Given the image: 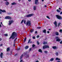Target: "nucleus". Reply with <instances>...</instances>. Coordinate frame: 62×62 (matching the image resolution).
I'll use <instances>...</instances> for the list:
<instances>
[{
	"mask_svg": "<svg viewBox=\"0 0 62 62\" xmlns=\"http://www.w3.org/2000/svg\"><path fill=\"white\" fill-rule=\"evenodd\" d=\"M0 23L2 25V26H3V23H2V22H0Z\"/></svg>",
	"mask_w": 62,
	"mask_h": 62,
	"instance_id": "58836bf2",
	"label": "nucleus"
},
{
	"mask_svg": "<svg viewBox=\"0 0 62 62\" xmlns=\"http://www.w3.org/2000/svg\"><path fill=\"white\" fill-rule=\"evenodd\" d=\"M49 46H45L43 47V49H45V48H49Z\"/></svg>",
	"mask_w": 62,
	"mask_h": 62,
	"instance_id": "0eeeda50",
	"label": "nucleus"
},
{
	"mask_svg": "<svg viewBox=\"0 0 62 62\" xmlns=\"http://www.w3.org/2000/svg\"><path fill=\"white\" fill-rule=\"evenodd\" d=\"M17 39V38H16L15 39V40L16 41V39Z\"/></svg>",
	"mask_w": 62,
	"mask_h": 62,
	"instance_id": "a18cd8bd",
	"label": "nucleus"
},
{
	"mask_svg": "<svg viewBox=\"0 0 62 62\" xmlns=\"http://www.w3.org/2000/svg\"><path fill=\"white\" fill-rule=\"evenodd\" d=\"M44 52L46 54H47V51H44Z\"/></svg>",
	"mask_w": 62,
	"mask_h": 62,
	"instance_id": "c756f323",
	"label": "nucleus"
},
{
	"mask_svg": "<svg viewBox=\"0 0 62 62\" xmlns=\"http://www.w3.org/2000/svg\"><path fill=\"white\" fill-rule=\"evenodd\" d=\"M36 62H39V61H36Z\"/></svg>",
	"mask_w": 62,
	"mask_h": 62,
	"instance_id": "bf43d9fd",
	"label": "nucleus"
},
{
	"mask_svg": "<svg viewBox=\"0 0 62 62\" xmlns=\"http://www.w3.org/2000/svg\"><path fill=\"white\" fill-rule=\"evenodd\" d=\"M54 24L55 25L56 27H57V22L56 21H55L54 23Z\"/></svg>",
	"mask_w": 62,
	"mask_h": 62,
	"instance_id": "9d476101",
	"label": "nucleus"
},
{
	"mask_svg": "<svg viewBox=\"0 0 62 62\" xmlns=\"http://www.w3.org/2000/svg\"><path fill=\"white\" fill-rule=\"evenodd\" d=\"M56 16L57 17V18L58 19H59V20H61L62 19V17H61V16H58V15H56Z\"/></svg>",
	"mask_w": 62,
	"mask_h": 62,
	"instance_id": "39448f33",
	"label": "nucleus"
},
{
	"mask_svg": "<svg viewBox=\"0 0 62 62\" xmlns=\"http://www.w3.org/2000/svg\"><path fill=\"white\" fill-rule=\"evenodd\" d=\"M5 4L7 6H8V4H9V2L7 1H6L5 3Z\"/></svg>",
	"mask_w": 62,
	"mask_h": 62,
	"instance_id": "2eb2a0df",
	"label": "nucleus"
},
{
	"mask_svg": "<svg viewBox=\"0 0 62 62\" xmlns=\"http://www.w3.org/2000/svg\"><path fill=\"white\" fill-rule=\"evenodd\" d=\"M39 35L37 36V38H39Z\"/></svg>",
	"mask_w": 62,
	"mask_h": 62,
	"instance_id": "09e8293b",
	"label": "nucleus"
},
{
	"mask_svg": "<svg viewBox=\"0 0 62 62\" xmlns=\"http://www.w3.org/2000/svg\"><path fill=\"white\" fill-rule=\"evenodd\" d=\"M52 48H53V49H56L57 48V47H56V46H53Z\"/></svg>",
	"mask_w": 62,
	"mask_h": 62,
	"instance_id": "4468645a",
	"label": "nucleus"
},
{
	"mask_svg": "<svg viewBox=\"0 0 62 62\" xmlns=\"http://www.w3.org/2000/svg\"><path fill=\"white\" fill-rule=\"evenodd\" d=\"M56 41H60V39L58 38V37H56Z\"/></svg>",
	"mask_w": 62,
	"mask_h": 62,
	"instance_id": "6e6552de",
	"label": "nucleus"
},
{
	"mask_svg": "<svg viewBox=\"0 0 62 62\" xmlns=\"http://www.w3.org/2000/svg\"><path fill=\"white\" fill-rule=\"evenodd\" d=\"M17 35H16V32H14L12 33V35L10 37L9 39H10L12 38V39H14V38H15V37Z\"/></svg>",
	"mask_w": 62,
	"mask_h": 62,
	"instance_id": "f257e3e1",
	"label": "nucleus"
},
{
	"mask_svg": "<svg viewBox=\"0 0 62 62\" xmlns=\"http://www.w3.org/2000/svg\"><path fill=\"white\" fill-rule=\"evenodd\" d=\"M18 0V1H19V2H20V0Z\"/></svg>",
	"mask_w": 62,
	"mask_h": 62,
	"instance_id": "0e129e2a",
	"label": "nucleus"
},
{
	"mask_svg": "<svg viewBox=\"0 0 62 62\" xmlns=\"http://www.w3.org/2000/svg\"><path fill=\"white\" fill-rule=\"evenodd\" d=\"M42 1L43 2V1H44V0H42Z\"/></svg>",
	"mask_w": 62,
	"mask_h": 62,
	"instance_id": "e2e57ef3",
	"label": "nucleus"
},
{
	"mask_svg": "<svg viewBox=\"0 0 62 62\" xmlns=\"http://www.w3.org/2000/svg\"><path fill=\"white\" fill-rule=\"evenodd\" d=\"M20 49V48H17V50H19Z\"/></svg>",
	"mask_w": 62,
	"mask_h": 62,
	"instance_id": "c03bdc74",
	"label": "nucleus"
},
{
	"mask_svg": "<svg viewBox=\"0 0 62 62\" xmlns=\"http://www.w3.org/2000/svg\"><path fill=\"white\" fill-rule=\"evenodd\" d=\"M35 34L37 33V31H35Z\"/></svg>",
	"mask_w": 62,
	"mask_h": 62,
	"instance_id": "8fccbe9b",
	"label": "nucleus"
},
{
	"mask_svg": "<svg viewBox=\"0 0 62 62\" xmlns=\"http://www.w3.org/2000/svg\"><path fill=\"white\" fill-rule=\"evenodd\" d=\"M7 52H8V51H9V48H7Z\"/></svg>",
	"mask_w": 62,
	"mask_h": 62,
	"instance_id": "4be33fe9",
	"label": "nucleus"
},
{
	"mask_svg": "<svg viewBox=\"0 0 62 62\" xmlns=\"http://www.w3.org/2000/svg\"><path fill=\"white\" fill-rule=\"evenodd\" d=\"M4 18L5 19H10V20H11V17L8 16H6Z\"/></svg>",
	"mask_w": 62,
	"mask_h": 62,
	"instance_id": "423d86ee",
	"label": "nucleus"
},
{
	"mask_svg": "<svg viewBox=\"0 0 62 62\" xmlns=\"http://www.w3.org/2000/svg\"><path fill=\"white\" fill-rule=\"evenodd\" d=\"M57 62H60V61H58Z\"/></svg>",
	"mask_w": 62,
	"mask_h": 62,
	"instance_id": "774afa93",
	"label": "nucleus"
},
{
	"mask_svg": "<svg viewBox=\"0 0 62 62\" xmlns=\"http://www.w3.org/2000/svg\"><path fill=\"white\" fill-rule=\"evenodd\" d=\"M33 31H34V30H33V29H31V30L30 31L31 32H33Z\"/></svg>",
	"mask_w": 62,
	"mask_h": 62,
	"instance_id": "bb28decb",
	"label": "nucleus"
},
{
	"mask_svg": "<svg viewBox=\"0 0 62 62\" xmlns=\"http://www.w3.org/2000/svg\"><path fill=\"white\" fill-rule=\"evenodd\" d=\"M45 7H46L47 6H46V5H45Z\"/></svg>",
	"mask_w": 62,
	"mask_h": 62,
	"instance_id": "680f3d73",
	"label": "nucleus"
},
{
	"mask_svg": "<svg viewBox=\"0 0 62 62\" xmlns=\"http://www.w3.org/2000/svg\"><path fill=\"white\" fill-rule=\"evenodd\" d=\"M34 14H29L26 16L27 17H31L32 16H33L34 15Z\"/></svg>",
	"mask_w": 62,
	"mask_h": 62,
	"instance_id": "20e7f679",
	"label": "nucleus"
},
{
	"mask_svg": "<svg viewBox=\"0 0 62 62\" xmlns=\"http://www.w3.org/2000/svg\"><path fill=\"white\" fill-rule=\"evenodd\" d=\"M23 61V60H21L20 61V62H22Z\"/></svg>",
	"mask_w": 62,
	"mask_h": 62,
	"instance_id": "603ef678",
	"label": "nucleus"
},
{
	"mask_svg": "<svg viewBox=\"0 0 62 62\" xmlns=\"http://www.w3.org/2000/svg\"><path fill=\"white\" fill-rule=\"evenodd\" d=\"M24 54H22L21 55V56H20V60H21L22 59L23 55H24Z\"/></svg>",
	"mask_w": 62,
	"mask_h": 62,
	"instance_id": "1a4fd4ad",
	"label": "nucleus"
},
{
	"mask_svg": "<svg viewBox=\"0 0 62 62\" xmlns=\"http://www.w3.org/2000/svg\"><path fill=\"white\" fill-rule=\"evenodd\" d=\"M56 54L57 55H58V53H56Z\"/></svg>",
	"mask_w": 62,
	"mask_h": 62,
	"instance_id": "37998d69",
	"label": "nucleus"
},
{
	"mask_svg": "<svg viewBox=\"0 0 62 62\" xmlns=\"http://www.w3.org/2000/svg\"><path fill=\"white\" fill-rule=\"evenodd\" d=\"M28 47H29L28 46H25V49H28Z\"/></svg>",
	"mask_w": 62,
	"mask_h": 62,
	"instance_id": "a211bd4d",
	"label": "nucleus"
},
{
	"mask_svg": "<svg viewBox=\"0 0 62 62\" xmlns=\"http://www.w3.org/2000/svg\"><path fill=\"white\" fill-rule=\"evenodd\" d=\"M59 32H60V33H62V30H61V29L59 31Z\"/></svg>",
	"mask_w": 62,
	"mask_h": 62,
	"instance_id": "b1692460",
	"label": "nucleus"
},
{
	"mask_svg": "<svg viewBox=\"0 0 62 62\" xmlns=\"http://www.w3.org/2000/svg\"><path fill=\"white\" fill-rule=\"evenodd\" d=\"M56 60H60V59L58 58H56Z\"/></svg>",
	"mask_w": 62,
	"mask_h": 62,
	"instance_id": "aec40b11",
	"label": "nucleus"
},
{
	"mask_svg": "<svg viewBox=\"0 0 62 62\" xmlns=\"http://www.w3.org/2000/svg\"><path fill=\"white\" fill-rule=\"evenodd\" d=\"M38 0H35V4H37Z\"/></svg>",
	"mask_w": 62,
	"mask_h": 62,
	"instance_id": "dca6fc26",
	"label": "nucleus"
},
{
	"mask_svg": "<svg viewBox=\"0 0 62 62\" xmlns=\"http://www.w3.org/2000/svg\"><path fill=\"white\" fill-rule=\"evenodd\" d=\"M4 35L5 36H8V35L7 34H4Z\"/></svg>",
	"mask_w": 62,
	"mask_h": 62,
	"instance_id": "473e14b6",
	"label": "nucleus"
},
{
	"mask_svg": "<svg viewBox=\"0 0 62 62\" xmlns=\"http://www.w3.org/2000/svg\"><path fill=\"white\" fill-rule=\"evenodd\" d=\"M31 42L30 43H32V42H31H31Z\"/></svg>",
	"mask_w": 62,
	"mask_h": 62,
	"instance_id": "338daca9",
	"label": "nucleus"
},
{
	"mask_svg": "<svg viewBox=\"0 0 62 62\" xmlns=\"http://www.w3.org/2000/svg\"><path fill=\"white\" fill-rule=\"evenodd\" d=\"M59 9L60 10V9H61V8H59Z\"/></svg>",
	"mask_w": 62,
	"mask_h": 62,
	"instance_id": "052dcab7",
	"label": "nucleus"
},
{
	"mask_svg": "<svg viewBox=\"0 0 62 62\" xmlns=\"http://www.w3.org/2000/svg\"><path fill=\"white\" fill-rule=\"evenodd\" d=\"M43 44H47V42H45L43 43Z\"/></svg>",
	"mask_w": 62,
	"mask_h": 62,
	"instance_id": "cd10ccee",
	"label": "nucleus"
},
{
	"mask_svg": "<svg viewBox=\"0 0 62 62\" xmlns=\"http://www.w3.org/2000/svg\"><path fill=\"white\" fill-rule=\"evenodd\" d=\"M43 32L44 33H46V30H44L43 31Z\"/></svg>",
	"mask_w": 62,
	"mask_h": 62,
	"instance_id": "a878e982",
	"label": "nucleus"
},
{
	"mask_svg": "<svg viewBox=\"0 0 62 62\" xmlns=\"http://www.w3.org/2000/svg\"><path fill=\"white\" fill-rule=\"evenodd\" d=\"M37 28H38L39 29H40V28H41V27H38Z\"/></svg>",
	"mask_w": 62,
	"mask_h": 62,
	"instance_id": "4c0bfd02",
	"label": "nucleus"
},
{
	"mask_svg": "<svg viewBox=\"0 0 62 62\" xmlns=\"http://www.w3.org/2000/svg\"><path fill=\"white\" fill-rule=\"evenodd\" d=\"M61 24V23H58V26H59V25Z\"/></svg>",
	"mask_w": 62,
	"mask_h": 62,
	"instance_id": "7c9ffc66",
	"label": "nucleus"
},
{
	"mask_svg": "<svg viewBox=\"0 0 62 62\" xmlns=\"http://www.w3.org/2000/svg\"><path fill=\"white\" fill-rule=\"evenodd\" d=\"M47 18H48V19H50V17H49L48 16H46Z\"/></svg>",
	"mask_w": 62,
	"mask_h": 62,
	"instance_id": "f704fd0d",
	"label": "nucleus"
},
{
	"mask_svg": "<svg viewBox=\"0 0 62 62\" xmlns=\"http://www.w3.org/2000/svg\"><path fill=\"white\" fill-rule=\"evenodd\" d=\"M3 53L1 52V53L0 55V57H1V58H2V56H3Z\"/></svg>",
	"mask_w": 62,
	"mask_h": 62,
	"instance_id": "ddd939ff",
	"label": "nucleus"
},
{
	"mask_svg": "<svg viewBox=\"0 0 62 62\" xmlns=\"http://www.w3.org/2000/svg\"><path fill=\"white\" fill-rule=\"evenodd\" d=\"M2 45H3L2 44H1L0 45V46H2Z\"/></svg>",
	"mask_w": 62,
	"mask_h": 62,
	"instance_id": "de8ad7c7",
	"label": "nucleus"
},
{
	"mask_svg": "<svg viewBox=\"0 0 62 62\" xmlns=\"http://www.w3.org/2000/svg\"><path fill=\"white\" fill-rule=\"evenodd\" d=\"M16 3L15 2H13V3H12L11 5H16Z\"/></svg>",
	"mask_w": 62,
	"mask_h": 62,
	"instance_id": "6ab92c4d",
	"label": "nucleus"
},
{
	"mask_svg": "<svg viewBox=\"0 0 62 62\" xmlns=\"http://www.w3.org/2000/svg\"><path fill=\"white\" fill-rule=\"evenodd\" d=\"M14 43H15V42H16V41H15V40H14Z\"/></svg>",
	"mask_w": 62,
	"mask_h": 62,
	"instance_id": "79ce46f5",
	"label": "nucleus"
},
{
	"mask_svg": "<svg viewBox=\"0 0 62 62\" xmlns=\"http://www.w3.org/2000/svg\"><path fill=\"white\" fill-rule=\"evenodd\" d=\"M60 14L61 15L62 14V12H61L60 13Z\"/></svg>",
	"mask_w": 62,
	"mask_h": 62,
	"instance_id": "49530a36",
	"label": "nucleus"
},
{
	"mask_svg": "<svg viewBox=\"0 0 62 62\" xmlns=\"http://www.w3.org/2000/svg\"><path fill=\"white\" fill-rule=\"evenodd\" d=\"M57 12H60V11L58 9L57 10Z\"/></svg>",
	"mask_w": 62,
	"mask_h": 62,
	"instance_id": "c85d7f7f",
	"label": "nucleus"
},
{
	"mask_svg": "<svg viewBox=\"0 0 62 62\" xmlns=\"http://www.w3.org/2000/svg\"><path fill=\"white\" fill-rule=\"evenodd\" d=\"M39 52H40V53H42V51L40 49H39Z\"/></svg>",
	"mask_w": 62,
	"mask_h": 62,
	"instance_id": "412c9836",
	"label": "nucleus"
},
{
	"mask_svg": "<svg viewBox=\"0 0 62 62\" xmlns=\"http://www.w3.org/2000/svg\"><path fill=\"white\" fill-rule=\"evenodd\" d=\"M60 44H62V41H60Z\"/></svg>",
	"mask_w": 62,
	"mask_h": 62,
	"instance_id": "e433bc0d",
	"label": "nucleus"
},
{
	"mask_svg": "<svg viewBox=\"0 0 62 62\" xmlns=\"http://www.w3.org/2000/svg\"><path fill=\"white\" fill-rule=\"evenodd\" d=\"M14 21L12 20H10L9 21V23H8V25H10L11 24V23H13Z\"/></svg>",
	"mask_w": 62,
	"mask_h": 62,
	"instance_id": "7ed1b4c3",
	"label": "nucleus"
},
{
	"mask_svg": "<svg viewBox=\"0 0 62 62\" xmlns=\"http://www.w3.org/2000/svg\"><path fill=\"white\" fill-rule=\"evenodd\" d=\"M2 27V26H1V25L0 24V27Z\"/></svg>",
	"mask_w": 62,
	"mask_h": 62,
	"instance_id": "3c124183",
	"label": "nucleus"
},
{
	"mask_svg": "<svg viewBox=\"0 0 62 62\" xmlns=\"http://www.w3.org/2000/svg\"><path fill=\"white\" fill-rule=\"evenodd\" d=\"M55 35L56 36H58L59 35V33H58V32H55Z\"/></svg>",
	"mask_w": 62,
	"mask_h": 62,
	"instance_id": "f3484780",
	"label": "nucleus"
},
{
	"mask_svg": "<svg viewBox=\"0 0 62 62\" xmlns=\"http://www.w3.org/2000/svg\"><path fill=\"white\" fill-rule=\"evenodd\" d=\"M37 43L38 45H39V42H37Z\"/></svg>",
	"mask_w": 62,
	"mask_h": 62,
	"instance_id": "a19ab883",
	"label": "nucleus"
},
{
	"mask_svg": "<svg viewBox=\"0 0 62 62\" xmlns=\"http://www.w3.org/2000/svg\"><path fill=\"white\" fill-rule=\"evenodd\" d=\"M32 39H35V37H32Z\"/></svg>",
	"mask_w": 62,
	"mask_h": 62,
	"instance_id": "72a5a7b5",
	"label": "nucleus"
},
{
	"mask_svg": "<svg viewBox=\"0 0 62 62\" xmlns=\"http://www.w3.org/2000/svg\"><path fill=\"white\" fill-rule=\"evenodd\" d=\"M47 33H49V31H47Z\"/></svg>",
	"mask_w": 62,
	"mask_h": 62,
	"instance_id": "864d4df0",
	"label": "nucleus"
},
{
	"mask_svg": "<svg viewBox=\"0 0 62 62\" xmlns=\"http://www.w3.org/2000/svg\"><path fill=\"white\" fill-rule=\"evenodd\" d=\"M31 48L30 49V51H31Z\"/></svg>",
	"mask_w": 62,
	"mask_h": 62,
	"instance_id": "13d9d810",
	"label": "nucleus"
},
{
	"mask_svg": "<svg viewBox=\"0 0 62 62\" xmlns=\"http://www.w3.org/2000/svg\"><path fill=\"white\" fill-rule=\"evenodd\" d=\"M35 46V45L33 44L32 45V47H34V46Z\"/></svg>",
	"mask_w": 62,
	"mask_h": 62,
	"instance_id": "ea45409f",
	"label": "nucleus"
},
{
	"mask_svg": "<svg viewBox=\"0 0 62 62\" xmlns=\"http://www.w3.org/2000/svg\"><path fill=\"white\" fill-rule=\"evenodd\" d=\"M24 23L25 24H26L27 26V25L30 26L31 24V22L29 20L27 21L26 23V21L25 20L24 21Z\"/></svg>",
	"mask_w": 62,
	"mask_h": 62,
	"instance_id": "f03ea898",
	"label": "nucleus"
},
{
	"mask_svg": "<svg viewBox=\"0 0 62 62\" xmlns=\"http://www.w3.org/2000/svg\"><path fill=\"white\" fill-rule=\"evenodd\" d=\"M31 39H30L29 40V41H28V43H29V42H30V41H31Z\"/></svg>",
	"mask_w": 62,
	"mask_h": 62,
	"instance_id": "393cba45",
	"label": "nucleus"
},
{
	"mask_svg": "<svg viewBox=\"0 0 62 62\" xmlns=\"http://www.w3.org/2000/svg\"><path fill=\"white\" fill-rule=\"evenodd\" d=\"M0 11H2V12H6V11L5 10H2L1 9H0Z\"/></svg>",
	"mask_w": 62,
	"mask_h": 62,
	"instance_id": "f8f14e48",
	"label": "nucleus"
},
{
	"mask_svg": "<svg viewBox=\"0 0 62 62\" xmlns=\"http://www.w3.org/2000/svg\"><path fill=\"white\" fill-rule=\"evenodd\" d=\"M37 8V6H34L33 7V9L34 10H35L36 9V8Z\"/></svg>",
	"mask_w": 62,
	"mask_h": 62,
	"instance_id": "9b49d317",
	"label": "nucleus"
},
{
	"mask_svg": "<svg viewBox=\"0 0 62 62\" xmlns=\"http://www.w3.org/2000/svg\"><path fill=\"white\" fill-rule=\"evenodd\" d=\"M23 20H22L21 22V24L22 23H23Z\"/></svg>",
	"mask_w": 62,
	"mask_h": 62,
	"instance_id": "2f4dec72",
	"label": "nucleus"
},
{
	"mask_svg": "<svg viewBox=\"0 0 62 62\" xmlns=\"http://www.w3.org/2000/svg\"><path fill=\"white\" fill-rule=\"evenodd\" d=\"M2 40V39L1 38H0V41H1Z\"/></svg>",
	"mask_w": 62,
	"mask_h": 62,
	"instance_id": "6e6d98bb",
	"label": "nucleus"
},
{
	"mask_svg": "<svg viewBox=\"0 0 62 62\" xmlns=\"http://www.w3.org/2000/svg\"><path fill=\"white\" fill-rule=\"evenodd\" d=\"M0 11V14H1L2 12H1V11Z\"/></svg>",
	"mask_w": 62,
	"mask_h": 62,
	"instance_id": "5fc2aeb1",
	"label": "nucleus"
},
{
	"mask_svg": "<svg viewBox=\"0 0 62 62\" xmlns=\"http://www.w3.org/2000/svg\"><path fill=\"white\" fill-rule=\"evenodd\" d=\"M26 41V38H25V39H24V42H25Z\"/></svg>",
	"mask_w": 62,
	"mask_h": 62,
	"instance_id": "c9c22d12",
	"label": "nucleus"
},
{
	"mask_svg": "<svg viewBox=\"0 0 62 62\" xmlns=\"http://www.w3.org/2000/svg\"><path fill=\"white\" fill-rule=\"evenodd\" d=\"M28 0L29 2H30V1H31V0Z\"/></svg>",
	"mask_w": 62,
	"mask_h": 62,
	"instance_id": "4d7b16f0",
	"label": "nucleus"
},
{
	"mask_svg": "<svg viewBox=\"0 0 62 62\" xmlns=\"http://www.w3.org/2000/svg\"><path fill=\"white\" fill-rule=\"evenodd\" d=\"M54 58H51L50 60V61H52L53 60H54Z\"/></svg>",
	"mask_w": 62,
	"mask_h": 62,
	"instance_id": "5701e85b",
	"label": "nucleus"
},
{
	"mask_svg": "<svg viewBox=\"0 0 62 62\" xmlns=\"http://www.w3.org/2000/svg\"><path fill=\"white\" fill-rule=\"evenodd\" d=\"M49 30H51V29H49Z\"/></svg>",
	"mask_w": 62,
	"mask_h": 62,
	"instance_id": "69168bd1",
	"label": "nucleus"
}]
</instances>
